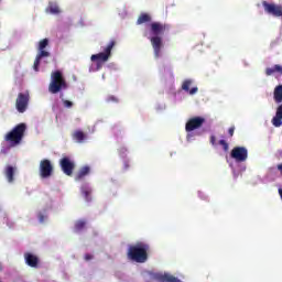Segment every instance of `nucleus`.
I'll return each mask as SVG.
<instances>
[{
	"label": "nucleus",
	"mask_w": 282,
	"mask_h": 282,
	"mask_svg": "<svg viewBox=\"0 0 282 282\" xmlns=\"http://www.w3.org/2000/svg\"><path fill=\"white\" fill-rule=\"evenodd\" d=\"M26 129L25 123H19L4 137V140L9 142L10 147H19L23 141Z\"/></svg>",
	"instance_id": "20e7f679"
},
{
	"label": "nucleus",
	"mask_w": 282,
	"mask_h": 282,
	"mask_svg": "<svg viewBox=\"0 0 282 282\" xmlns=\"http://www.w3.org/2000/svg\"><path fill=\"white\" fill-rule=\"evenodd\" d=\"M72 138L73 140H76L79 144H83V142L87 140V134H85V132H83L82 130H76L75 132H73Z\"/></svg>",
	"instance_id": "a211bd4d"
},
{
	"label": "nucleus",
	"mask_w": 282,
	"mask_h": 282,
	"mask_svg": "<svg viewBox=\"0 0 282 282\" xmlns=\"http://www.w3.org/2000/svg\"><path fill=\"white\" fill-rule=\"evenodd\" d=\"M151 14L141 13L137 20V25H142V23H151Z\"/></svg>",
	"instance_id": "6ab92c4d"
},
{
	"label": "nucleus",
	"mask_w": 282,
	"mask_h": 282,
	"mask_svg": "<svg viewBox=\"0 0 282 282\" xmlns=\"http://www.w3.org/2000/svg\"><path fill=\"white\" fill-rule=\"evenodd\" d=\"M107 101L108 102H118V99L116 98V96H109Z\"/></svg>",
	"instance_id": "a878e982"
},
{
	"label": "nucleus",
	"mask_w": 282,
	"mask_h": 282,
	"mask_svg": "<svg viewBox=\"0 0 282 282\" xmlns=\"http://www.w3.org/2000/svg\"><path fill=\"white\" fill-rule=\"evenodd\" d=\"M191 85H193V79H185L182 84V89H183V91H187L189 94V96H195V94H197V91H199V88H197V86H195L191 89Z\"/></svg>",
	"instance_id": "4468645a"
},
{
	"label": "nucleus",
	"mask_w": 282,
	"mask_h": 282,
	"mask_svg": "<svg viewBox=\"0 0 282 282\" xmlns=\"http://www.w3.org/2000/svg\"><path fill=\"white\" fill-rule=\"evenodd\" d=\"M278 171H280V173L282 175V163L278 165Z\"/></svg>",
	"instance_id": "c756f323"
},
{
	"label": "nucleus",
	"mask_w": 282,
	"mask_h": 282,
	"mask_svg": "<svg viewBox=\"0 0 282 282\" xmlns=\"http://www.w3.org/2000/svg\"><path fill=\"white\" fill-rule=\"evenodd\" d=\"M113 47H116V41L111 40L104 48V52L91 55L90 59L93 63L97 62L98 67H100V63H107V61L111 58V50H113Z\"/></svg>",
	"instance_id": "39448f33"
},
{
	"label": "nucleus",
	"mask_w": 282,
	"mask_h": 282,
	"mask_svg": "<svg viewBox=\"0 0 282 282\" xmlns=\"http://www.w3.org/2000/svg\"><path fill=\"white\" fill-rule=\"evenodd\" d=\"M90 171L89 165L83 166L75 176L76 182H80L86 175H89Z\"/></svg>",
	"instance_id": "f3484780"
},
{
	"label": "nucleus",
	"mask_w": 282,
	"mask_h": 282,
	"mask_svg": "<svg viewBox=\"0 0 282 282\" xmlns=\"http://www.w3.org/2000/svg\"><path fill=\"white\" fill-rule=\"evenodd\" d=\"M30 105V93H20L15 99V109L19 113H25Z\"/></svg>",
	"instance_id": "0eeeda50"
},
{
	"label": "nucleus",
	"mask_w": 282,
	"mask_h": 282,
	"mask_svg": "<svg viewBox=\"0 0 282 282\" xmlns=\"http://www.w3.org/2000/svg\"><path fill=\"white\" fill-rule=\"evenodd\" d=\"M262 6L264 8V12L267 14H271L272 17H282V6L269 3L268 1H263Z\"/></svg>",
	"instance_id": "f8f14e48"
},
{
	"label": "nucleus",
	"mask_w": 282,
	"mask_h": 282,
	"mask_svg": "<svg viewBox=\"0 0 282 282\" xmlns=\"http://www.w3.org/2000/svg\"><path fill=\"white\" fill-rule=\"evenodd\" d=\"M84 258H85V261H91V259H94V256L86 253Z\"/></svg>",
	"instance_id": "cd10ccee"
},
{
	"label": "nucleus",
	"mask_w": 282,
	"mask_h": 282,
	"mask_svg": "<svg viewBox=\"0 0 282 282\" xmlns=\"http://www.w3.org/2000/svg\"><path fill=\"white\" fill-rule=\"evenodd\" d=\"M218 144H220V147H223L225 152H228L229 145H228V142H226V140H220L218 142Z\"/></svg>",
	"instance_id": "393cba45"
},
{
	"label": "nucleus",
	"mask_w": 282,
	"mask_h": 282,
	"mask_svg": "<svg viewBox=\"0 0 282 282\" xmlns=\"http://www.w3.org/2000/svg\"><path fill=\"white\" fill-rule=\"evenodd\" d=\"M149 250L151 246L147 242H137L128 249V259L135 261V263H147L149 261Z\"/></svg>",
	"instance_id": "f03ea898"
},
{
	"label": "nucleus",
	"mask_w": 282,
	"mask_h": 282,
	"mask_svg": "<svg viewBox=\"0 0 282 282\" xmlns=\"http://www.w3.org/2000/svg\"><path fill=\"white\" fill-rule=\"evenodd\" d=\"M50 45V40L48 39H43L42 41H40L39 43V53L35 57V61L33 63V69L34 72H39V67L41 65V59L43 58H47L51 56L50 52L45 51V47H47Z\"/></svg>",
	"instance_id": "423d86ee"
},
{
	"label": "nucleus",
	"mask_w": 282,
	"mask_h": 282,
	"mask_svg": "<svg viewBox=\"0 0 282 282\" xmlns=\"http://www.w3.org/2000/svg\"><path fill=\"white\" fill-rule=\"evenodd\" d=\"M228 133L232 138L235 135V127L229 128Z\"/></svg>",
	"instance_id": "bb28decb"
},
{
	"label": "nucleus",
	"mask_w": 282,
	"mask_h": 282,
	"mask_svg": "<svg viewBox=\"0 0 282 282\" xmlns=\"http://www.w3.org/2000/svg\"><path fill=\"white\" fill-rule=\"evenodd\" d=\"M216 140H217V139L215 138V135H212V137H210V144L215 145Z\"/></svg>",
	"instance_id": "c85d7f7f"
},
{
	"label": "nucleus",
	"mask_w": 282,
	"mask_h": 282,
	"mask_svg": "<svg viewBox=\"0 0 282 282\" xmlns=\"http://www.w3.org/2000/svg\"><path fill=\"white\" fill-rule=\"evenodd\" d=\"M24 260L26 265H29V268H39V263L41 261L39 260V256L30 252L24 253Z\"/></svg>",
	"instance_id": "ddd939ff"
},
{
	"label": "nucleus",
	"mask_w": 282,
	"mask_h": 282,
	"mask_svg": "<svg viewBox=\"0 0 282 282\" xmlns=\"http://www.w3.org/2000/svg\"><path fill=\"white\" fill-rule=\"evenodd\" d=\"M273 127H282V104L278 106L275 116L271 120Z\"/></svg>",
	"instance_id": "dca6fc26"
},
{
	"label": "nucleus",
	"mask_w": 282,
	"mask_h": 282,
	"mask_svg": "<svg viewBox=\"0 0 282 282\" xmlns=\"http://www.w3.org/2000/svg\"><path fill=\"white\" fill-rule=\"evenodd\" d=\"M169 30H171V25L167 23L152 22L150 24V32L152 34L150 43L154 52V58L162 56V47H164L162 36L165 32H169Z\"/></svg>",
	"instance_id": "f257e3e1"
},
{
	"label": "nucleus",
	"mask_w": 282,
	"mask_h": 282,
	"mask_svg": "<svg viewBox=\"0 0 282 282\" xmlns=\"http://www.w3.org/2000/svg\"><path fill=\"white\" fill-rule=\"evenodd\" d=\"M204 122H206V118L204 117H193L185 124V131L191 133V131H195L196 129H200L204 127Z\"/></svg>",
	"instance_id": "9d476101"
},
{
	"label": "nucleus",
	"mask_w": 282,
	"mask_h": 282,
	"mask_svg": "<svg viewBox=\"0 0 282 282\" xmlns=\"http://www.w3.org/2000/svg\"><path fill=\"white\" fill-rule=\"evenodd\" d=\"M14 173H17L15 166L7 165L4 167V177L9 184L14 183Z\"/></svg>",
	"instance_id": "2eb2a0df"
},
{
	"label": "nucleus",
	"mask_w": 282,
	"mask_h": 282,
	"mask_svg": "<svg viewBox=\"0 0 282 282\" xmlns=\"http://www.w3.org/2000/svg\"><path fill=\"white\" fill-rule=\"evenodd\" d=\"M44 217H43V215L42 214H40V221L43 224V221H44Z\"/></svg>",
	"instance_id": "7c9ffc66"
},
{
	"label": "nucleus",
	"mask_w": 282,
	"mask_h": 282,
	"mask_svg": "<svg viewBox=\"0 0 282 282\" xmlns=\"http://www.w3.org/2000/svg\"><path fill=\"white\" fill-rule=\"evenodd\" d=\"M83 195H84L86 202H91V197H90L91 191H89V189H84V191H83Z\"/></svg>",
	"instance_id": "5701e85b"
},
{
	"label": "nucleus",
	"mask_w": 282,
	"mask_h": 282,
	"mask_svg": "<svg viewBox=\"0 0 282 282\" xmlns=\"http://www.w3.org/2000/svg\"><path fill=\"white\" fill-rule=\"evenodd\" d=\"M273 98L276 104L282 102V85H279L274 88Z\"/></svg>",
	"instance_id": "aec40b11"
},
{
	"label": "nucleus",
	"mask_w": 282,
	"mask_h": 282,
	"mask_svg": "<svg viewBox=\"0 0 282 282\" xmlns=\"http://www.w3.org/2000/svg\"><path fill=\"white\" fill-rule=\"evenodd\" d=\"M59 166L63 173L68 177H72V175H74V169H76V164L68 156H64L61 159Z\"/></svg>",
	"instance_id": "1a4fd4ad"
},
{
	"label": "nucleus",
	"mask_w": 282,
	"mask_h": 282,
	"mask_svg": "<svg viewBox=\"0 0 282 282\" xmlns=\"http://www.w3.org/2000/svg\"><path fill=\"white\" fill-rule=\"evenodd\" d=\"M53 173H54V166L52 165V161L47 159H43L40 162V176L43 180H47V177H52Z\"/></svg>",
	"instance_id": "6e6552de"
},
{
	"label": "nucleus",
	"mask_w": 282,
	"mask_h": 282,
	"mask_svg": "<svg viewBox=\"0 0 282 282\" xmlns=\"http://www.w3.org/2000/svg\"><path fill=\"white\" fill-rule=\"evenodd\" d=\"M124 169H129V162H124Z\"/></svg>",
	"instance_id": "2f4dec72"
},
{
	"label": "nucleus",
	"mask_w": 282,
	"mask_h": 282,
	"mask_svg": "<svg viewBox=\"0 0 282 282\" xmlns=\"http://www.w3.org/2000/svg\"><path fill=\"white\" fill-rule=\"evenodd\" d=\"M230 158L237 162H246V160H248V149L245 147H236L231 150Z\"/></svg>",
	"instance_id": "9b49d317"
},
{
	"label": "nucleus",
	"mask_w": 282,
	"mask_h": 282,
	"mask_svg": "<svg viewBox=\"0 0 282 282\" xmlns=\"http://www.w3.org/2000/svg\"><path fill=\"white\" fill-rule=\"evenodd\" d=\"M67 80L61 70H54L51 73V83L48 85L50 94H59L67 89Z\"/></svg>",
	"instance_id": "7ed1b4c3"
},
{
	"label": "nucleus",
	"mask_w": 282,
	"mask_h": 282,
	"mask_svg": "<svg viewBox=\"0 0 282 282\" xmlns=\"http://www.w3.org/2000/svg\"><path fill=\"white\" fill-rule=\"evenodd\" d=\"M64 107H66V109H72V107H74V102L67 100V99H63L62 100Z\"/></svg>",
	"instance_id": "b1692460"
},
{
	"label": "nucleus",
	"mask_w": 282,
	"mask_h": 282,
	"mask_svg": "<svg viewBox=\"0 0 282 282\" xmlns=\"http://www.w3.org/2000/svg\"><path fill=\"white\" fill-rule=\"evenodd\" d=\"M48 9L51 14H58L61 12V9L56 4H50Z\"/></svg>",
	"instance_id": "4be33fe9"
},
{
	"label": "nucleus",
	"mask_w": 282,
	"mask_h": 282,
	"mask_svg": "<svg viewBox=\"0 0 282 282\" xmlns=\"http://www.w3.org/2000/svg\"><path fill=\"white\" fill-rule=\"evenodd\" d=\"M87 226V221L80 219L75 223V232H80V230H85Z\"/></svg>",
	"instance_id": "412c9836"
}]
</instances>
